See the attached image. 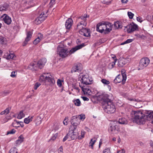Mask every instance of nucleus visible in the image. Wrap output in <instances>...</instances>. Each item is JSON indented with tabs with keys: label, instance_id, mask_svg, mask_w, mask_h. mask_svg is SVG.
I'll list each match as a JSON object with an SVG mask.
<instances>
[{
	"label": "nucleus",
	"instance_id": "f704fd0d",
	"mask_svg": "<svg viewBox=\"0 0 153 153\" xmlns=\"http://www.w3.org/2000/svg\"><path fill=\"white\" fill-rule=\"evenodd\" d=\"M25 116V114L23 113L22 111H21L18 114L17 116V118L19 119H22Z\"/></svg>",
	"mask_w": 153,
	"mask_h": 153
},
{
	"label": "nucleus",
	"instance_id": "4be33fe9",
	"mask_svg": "<svg viewBox=\"0 0 153 153\" xmlns=\"http://www.w3.org/2000/svg\"><path fill=\"white\" fill-rule=\"evenodd\" d=\"M43 39V35L41 33H39L37 35V38L33 41V43L34 45L38 44L41 40Z\"/></svg>",
	"mask_w": 153,
	"mask_h": 153
},
{
	"label": "nucleus",
	"instance_id": "412c9836",
	"mask_svg": "<svg viewBox=\"0 0 153 153\" xmlns=\"http://www.w3.org/2000/svg\"><path fill=\"white\" fill-rule=\"evenodd\" d=\"M47 62L45 58H43L39 60L37 62L38 67L40 69L42 68L45 65Z\"/></svg>",
	"mask_w": 153,
	"mask_h": 153
},
{
	"label": "nucleus",
	"instance_id": "774afa93",
	"mask_svg": "<svg viewBox=\"0 0 153 153\" xmlns=\"http://www.w3.org/2000/svg\"><path fill=\"white\" fill-rule=\"evenodd\" d=\"M112 57L114 60V61H115V59H117L116 56L114 55H112Z\"/></svg>",
	"mask_w": 153,
	"mask_h": 153
},
{
	"label": "nucleus",
	"instance_id": "f03ea898",
	"mask_svg": "<svg viewBox=\"0 0 153 153\" xmlns=\"http://www.w3.org/2000/svg\"><path fill=\"white\" fill-rule=\"evenodd\" d=\"M112 29V25L109 22H103L100 23L97 25V30L101 33L105 34L109 33Z\"/></svg>",
	"mask_w": 153,
	"mask_h": 153
},
{
	"label": "nucleus",
	"instance_id": "b1692460",
	"mask_svg": "<svg viewBox=\"0 0 153 153\" xmlns=\"http://www.w3.org/2000/svg\"><path fill=\"white\" fill-rule=\"evenodd\" d=\"M87 25V22H79V23L77 25V29L79 30L84 29Z\"/></svg>",
	"mask_w": 153,
	"mask_h": 153
},
{
	"label": "nucleus",
	"instance_id": "cd10ccee",
	"mask_svg": "<svg viewBox=\"0 0 153 153\" xmlns=\"http://www.w3.org/2000/svg\"><path fill=\"white\" fill-rule=\"evenodd\" d=\"M118 122L121 124L126 125L128 123L127 120L124 117L119 118L118 120Z\"/></svg>",
	"mask_w": 153,
	"mask_h": 153
},
{
	"label": "nucleus",
	"instance_id": "f257e3e1",
	"mask_svg": "<svg viewBox=\"0 0 153 153\" xmlns=\"http://www.w3.org/2000/svg\"><path fill=\"white\" fill-rule=\"evenodd\" d=\"M85 45L84 43H83L72 48L70 51H68L66 48H60L58 46L57 48V52L60 57L62 58H64L70 55L77 50L82 48Z\"/></svg>",
	"mask_w": 153,
	"mask_h": 153
},
{
	"label": "nucleus",
	"instance_id": "5fc2aeb1",
	"mask_svg": "<svg viewBox=\"0 0 153 153\" xmlns=\"http://www.w3.org/2000/svg\"><path fill=\"white\" fill-rule=\"evenodd\" d=\"M57 136H58L57 133H56L55 134H53V136L51 137V140H54L56 138V137H57Z\"/></svg>",
	"mask_w": 153,
	"mask_h": 153
},
{
	"label": "nucleus",
	"instance_id": "f8f14e48",
	"mask_svg": "<svg viewBox=\"0 0 153 153\" xmlns=\"http://www.w3.org/2000/svg\"><path fill=\"white\" fill-rule=\"evenodd\" d=\"M68 135L72 140H74L77 138L78 133L76 131V128L74 127L73 129L71 130L70 128L69 129Z\"/></svg>",
	"mask_w": 153,
	"mask_h": 153
},
{
	"label": "nucleus",
	"instance_id": "58836bf2",
	"mask_svg": "<svg viewBox=\"0 0 153 153\" xmlns=\"http://www.w3.org/2000/svg\"><path fill=\"white\" fill-rule=\"evenodd\" d=\"M9 153H18L17 149L16 148H12L10 150Z\"/></svg>",
	"mask_w": 153,
	"mask_h": 153
},
{
	"label": "nucleus",
	"instance_id": "dca6fc26",
	"mask_svg": "<svg viewBox=\"0 0 153 153\" xmlns=\"http://www.w3.org/2000/svg\"><path fill=\"white\" fill-rule=\"evenodd\" d=\"M80 34L86 37L90 36V30L87 28H84L79 31Z\"/></svg>",
	"mask_w": 153,
	"mask_h": 153
},
{
	"label": "nucleus",
	"instance_id": "bb28decb",
	"mask_svg": "<svg viewBox=\"0 0 153 153\" xmlns=\"http://www.w3.org/2000/svg\"><path fill=\"white\" fill-rule=\"evenodd\" d=\"M78 120V119L76 116L74 117V118L72 119L71 123L74 126H76L79 124L80 122Z\"/></svg>",
	"mask_w": 153,
	"mask_h": 153
},
{
	"label": "nucleus",
	"instance_id": "864d4df0",
	"mask_svg": "<svg viewBox=\"0 0 153 153\" xmlns=\"http://www.w3.org/2000/svg\"><path fill=\"white\" fill-rule=\"evenodd\" d=\"M16 72L15 71H13L11 72V74L10 75V76L12 77H14L16 76Z\"/></svg>",
	"mask_w": 153,
	"mask_h": 153
},
{
	"label": "nucleus",
	"instance_id": "a18cd8bd",
	"mask_svg": "<svg viewBox=\"0 0 153 153\" xmlns=\"http://www.w3.org/2000/svg\"><path fill=\"white\" fill-rule=\"evenodd\" d=\"M73 90L76 91L77 93H79L80 90L79 88L76 86H74L73 87V89H72V90L73 91Z\"/></svg>",
	"mask_w": 153,
	"mask_h": 153
},
{
	"label": "nucleus",
	"instance_id": "49530a36",
	"mask_svg": "<svg viewBox=\"0 0 153 153\" xmlns=\"http://www.w3.org/2000/svg\"><path fill=\"white\" fill-rule=\"evenodd\" d=\"M10 92L7 91V90H5L4 91L2 92L1 93V95L3 96H4L7 94H9Z\"/></svg>",
	"mask_w": 153,
	"mask_h": 153
},
{
	"label": "nucleus",
	"instance_id": "8fccbe9b",
	"mask_svg": "<svg viewBox=\"0 0 153 153\" xmlns=\"http://www.w3.org/2000/svg\"><path fill=\"white\" fill-rule=\"evenodd\" d=\"M111 152L109 148H106L103 151V153H111Z\"/></svg>",
	"mask_w": 153,
	"mask_h": 153
},
{
	"label": "nucleus",
	"instance_id": "9b49d317",
	"mask_svg": "<svg viewBox=\"0 0 153 153\" xmlns=\"http://www.w3.org/2000/svg\"><path fill=\"white\" fill-rule=\"evenodd\" d=\"M126 79V76L125 74L123 75H119L117 76L114 80V82L117 83L122 82L123 84L125 83Z\"/></svg>",
	"mask_w": 153,
	"mask_h": 153
},
{
	"label": "nucleus",
	"instance_id": "de8ad7c7",
	"mask_svg": "<svg viewBox=\"0 0 153 153\" xmlns=\"http://www.w3.org/2000/svg\"><path fill=\"white\" fill-rule=\"evenodd\" d=\"M128 15L130 19H132L133 17L134 14L131 12H128Z\"/></svg>",
	"mask_w": 153,
	"mask_h": 153
},
{
	"label": "nucleus",
	"instance_id": "a19ab883",
	"mask_svg": "<svg viewBox=\"0 0 153 153\" xmlns=\"http://www.w3.org/2000/svg\"><path fill=\"white\" fill-rule=\"evenodd\" d=\"M101 82L104 84L108 85L109 84V81L106 79H103L101 80Z\"/></svg>",
	"mask_w": 153,
	"mask_h": 153
},
{
	"label": "nucleus",
	"instance_id": "4468645a",
	"mask_svg": "<svg viewBox=\"0 0 153 153\" xmlns=\"http://www.w3.org/2000/svg\"><path fill=\"white\" fill-rule=\"evenodd\" d=\"M82 70V65L80 63H77L74 64L72 68L71 71L72 73L79 72Z\"/></svg>",
	"mask_w": 153,
	"mask_h": 153
},
{
	"label": "nucleus",
	"instance_id": "a211bd4d",
	"mask_svg": "<svg viewBox=\"0 0 153 153\" xmlns=\"http://www.w3.org/2000/svg\"><path fill=\"white\" fill-rule=\"evenodd\" d=\"M28 67V69L33 71L37 70L39 68L37 63L36 62L31 63Z\"/></svg>",
	"mask_w": 153,
	"mask_h": 153
},
{
	"label": "nucleus",
	"instance_id": "473e14b6",
	"mask_svg": "<svg viewBox=\"0 0 153 153\" xmlns=\"http://www.w3.org/2000/svg\"><path fill=\"white\" fill-rule=\"evenodd\" d=\"M33 118V117H29L27 118H26L24 120V122L26 124H28L32 120Z\"/></svg>",
	"mask_w": 153,
	"mask_h": 153
},
{
	"label": "nucleus",
	"instance_id": "338daca9",
	"mask_svg": "<svg viewBox=\"0 0 153 153\" xmlns=\"http://www.w3.org/2000/svg\"><path fill=\"white\" fill-rule=\"evenodd\" d=\"M102 144V141L101 139L100 141L99 145V148H100Z\"/></svg>",
	"mask_w": 153,
	"mask_h": 153
},
{
	"label": "nucleus",
	"instance_id": "c03bdc74",
	"mask_svg": "<svg viewBox=\"0 0 153 153\" xmlns=\"http://www.w3.org/2000/svg\"><path fill=\"white\" fill-rule=\"evenodd\" d=\"M68 117H66L63 121V123L64 125L66 126L68 124Z\"/></svg>",
	"mask_w": 153,
	"mask_h": 153
},
{
	"label": "nucleus",
	"instance_id": "13d9d810",
	"mask_svg": "<svg viewBox=\"0 0 153 153\" xmlns=\"http://www.w3.org/2000/svg\"><path fill=\"white\" fill-rule=\"evenodd\" d=\"M128 1V0H121V3L123 4H126Z\"/></svg>",
	"mask_w": 153,
	"mask_h": 153
},
{
	"label": "nucleus",
	"instance_id": "ea45409f",
	"mask_svg": "<svg viewBox=\"0 0 153 153\" xmlns=\"http://www.w3.org/2000/svg\"><path fill=\"white\" fill-rule=\"evenodd\" d=\"M19 122H18L16 120H14L12 124L13 126L14 127H19Z\"/></svg>",
	"mask_w": 153,
	"mask_h": 153
},
{
	"label": "nucleus",
	"instance_id": "bf43d9fd",
	"mask_svg": "<svg viewBox=\"0 0 153 153\" xmlns=\"http://www.w3.org/2000/svg\"><path fill=\"white\" fill-rule=\"evenodd\" d=\"M81 98L84 101H88L89 100V99L86 97H81Z\"/></svg>",
	"mask_w": 153,
	"mask_h": 153
},
{
	"label": "nucleus",
	"instance_id": "603ef678",
	"mask_svg": "<svg viewBox=\"0 0 153 153\" xmlns=\"http://www.w3.org/2000/svg\"><path fill=\"white\" fill-rule=\"evenodd\" d=\"M41 84L38 82L36 83L34 86V89L35 90H36L37 88Z\"/></svg>",
	"mask_w": 153,
	"mask_h": 153
},
{
	"label": "nucleus",
	"instance_id": "20e7f679",
	"mask_svg": "<svg viewBox=\"0 0 153 153\" xmlns=\"http://www.w3.org/2000/svg\"><path fill=\"white\" fill-rule=\"evenodd\" d=\"M39 81L41 82H48L50 85H53L55 83L54 77L48 73L42 74L40 77Z\"/></svg>",
	"mask_w": 153,
	"mask_h": 153
},
{
	"label": "nucleus",
	"instance_id": "6e6d98bb",
	"mask_svg": "<svg viewBox=\"0 0 153 153\" xmlns=\"http://www.w3.org/2000/svg\"><path fill=\"white\" fill-rule=\"evenodd\" d=\"M15 132L16 130L15 129H13L11 130L9 132H8L7 133V134H13L15 133Z\"/></svg>",
	"mask_w": 153,
	"mask_h": 153
},
{
	"label": "nucleus",
	"instance_id": "79ce46f5",
	"mask_svg": "<svg viewBox=\"0 0 153 153\" xmlns=\"http://www.w3.org/2000/svg\"><path fill=\"white\" fill-rule=\"evenodd\" d=\"M36 120V125H39L41 123V119L40 117H38Z\"/></svg>",
	"mask_w": 153,
	"mask_h": 153
},
{
	"label": "nucleus",
	"instance_id": "5701e85b",
	"mask_svg": "<svg viewBox=\"0 0 153 153\" xmlns=\"http://www.w3.org/2000/svg\"><path fill=\"white\" fill-rule=\"evenodd\" d=\"M127 62V60L124 58L120 59L118 61V65L119 67H121L124 66Z\"/></svg>",
	"mask_w": 153,
	"mask_h": 153
},
{
	"label": "nucleus",
	"instance_id": "1a4fd4ad",
	"mask_svg": "<svg viewBox=\"0 0 153 153\" xmlns=\"http://www.w3.org/2000/svg\"><path fill=\"white\" fill-rule=\"evenodd\" d=\"M125 28L124 30L125 31H127L128 33H130L138 30L137 25L133 22L125 27Z\"/></svg>",
	"mask_w": 153,
	"mask_h": 153
},
{
	"label": "nucleus",
	"instance_id": "2f4dec72",
	"mask_svg": "<svg viewBox=\"0 0 153 153\" xmlns=\"http://www.w3.org/2000/svg\"><path fill=\"white\" fill-rule=\"evenodd\" d=\"M24 140V137L22 135H21L18 138V140L16 141V144L19 145L21 144Z\"/></svg>",
	"mask_w": 153,
	"mask_h": 153
},
{
	"label": "nucleus",
	"instance_id": "a878e982",
	"mask_svg": "<svg viewBox=\"0 0 153 153\" xmlns=\"http://www.w3.org/2000/svg\"><path fill=\"white\" fill-rule=\"evenodd\" d=\"M4 57L7 59H13L15 56L14 54L12 53H6L4 54Z\"/></svg>",
	"mask_w": 153,
	"mask_h": 153
},
{
	"label": "nucleus",
	"instance_id": "e433bc0d",
	"mask_svg": "<svg viewBox=\"0 0 153 153\" xmlns=\"http://www.w3.org/2000/svg\"><path fill=\"white\" fill-rule=\"evenodd\" d=\"M117 61V59H115V61H114L112 62L109 63V68L110 69H112L113 68L115 65Z\"/></svg>",
	"mask_w": 153,
	"mask_h": 153
},
{
	"label": "nucleus",
	"instance_id": "f3484780",
	"mask_svg": "<svg viewBox=\"0 0 153 153\" xmlns=\"http://www.w3.org/2000/svg\"><path fill=\"white\" fill-rule=\"evenodd\" d=\"M32 34V33L30 31L27 32V37L26 38L25 41H24L23 46H25L28 43V41L30 40Z\"/></svg>",
	"mask_w": 153,
	"mask_h": 153
},
{
	"label": "nucleus",
	"instance_id": "c9c22d12",
	"mask_svg": "<svg viewBox=\"0 0 153 153\" xmlns=\"http://www.w3.org/2000/svg\"><path fill=\"white\" fill-rule=\"evenodd\" d=\"M76 117L78 119H79L82 121H83L85 118V115L84 114H82L79 115Z\"/></svg>",
	"mask_w": 153,
	"mask_h": 153
},
{
	"label": "nucleus",
	"instance_id": "6ab92c4d",
	"mask_svg": "<svg viewBox=\"0 0 153 153\" xmlns=\"http://www.w3.org/2000/svg\"><path fill=\"white\" fill-rule=\"evenodd\" d=\"M73 20L71 18H68L66 21L65 26L66 28L68 29H70L73 25Z\"/></svg>",
	"mask_w": 153,
	"mask_h": 153
},
{
	"label": "nucleus",
	"instance_id": "4c0bfd02",
	"mask_svg": "<svg viewBox=\"0 0 153 153\" xmlns=\"http://www.w3.org/2000/svg\"><path fill=\"white\" fill-rule=\"evenodd\" d=\"M85 132L84 130H82L81 131V135L78 136V138L79 139H81L84 137V135L85 134Z\"/></svg>",
	"mask_w": 153,
	"mask_h": 153
},
{
	"label": "nucleus",
	"instance_id": "9d476101",
	"mask_svg": "<svg viewBox=\"0 0 153 153\" xmlns=\"http://www.w3.org/2000/svg\"><path fill=\"white\" fill-rule=\"evenodd\" d=\"M48 11H47L46 12L45 14L44 12H43L39 16V17L36 18L35 20V23L37 24H39L43 21L46 18L47 15V13Z\"/></svg>",
	"mask_w": 153,
	"mask_h": 153
},
{
	"label": "nucleus",
	"instance_id": "6e6552de",
	"mask_svg": "<svg viewBox=\"0 0 153 153\" xmlns=\"http://www.w3.org/2000/svg\"><path fill=\"white\" fill-rule=\"evenodd\" d=\"M150 62V60L147 57L142 59L140 61L138 66V70H142L148 65Z\"/></svg>",
	"mask_w": 153,
	"mask_h": 153
},
{
	"label": "nucleus",
	"instance_id": "7ed1b4c3",
	"mask_svg": "<svg viewBox=\"0 0 153 153\" xmlns=\"http://www.w3.org/2000/svg\"><path fill=\"white\" fill-rule=\"evenodd\" d=\"M131 113L134 115V122L139 125L143 124L145 123V115L141 111H132Z\"/></svg>",
	"mask_w": 153,
	"mask_h": 153
},
{
	"label": "nucleus",
	"instance_id": "e2e57ef3",
	"mask_svg": "<svg viewBox=\"0 0 153 153\" xmlns=\"http://www.w3.org/2000/svg\"><path fill=\"white\" fill-rule=\"evenodd\" d=\"M19 125L22 127H23L24 126L23 123L22 122H19Z\"/></svg>",
	"mask_w": 153,
	"mask_h": 153
},
{
	"label": "nucleus",
	"instance_id": "2eb2a0df",
	"mask_svg": "<svg viewBox=\"0 0 153 153\" xmlns=\"http://www.w3.org/2000/svg\"><path fill=\"white\" fill-rule=\"evenodd\" d=\"M1 18L4 23L7 25L10 24L12 22L11 18L6 14H4Z\"/></svg>",
	"mask_w": 153,
	"mask_h": 153
},
{
	"label": "nucleus",
	"instance_id": "680f3d73",
	"mask_svg": "<svg viewBox=\"0 0 153 153\" xmlns=\"http://www.w3.org/2000/svg\"><path fill=\"white\" fill-rule=\"evenodd\" d=\"M9 110L8 108H7L4 111V112L5 114H6L9 112Z\"/></svg>",
	"mask_w": 153,
	"mask_h": 153
},
{
	"label": "nucleus",
	"instance_id": "393cba45",
	"mask_svg": "<svg viewBox=\"0 0 153 153\" xmlns=\"http://www.w3.org/2000/svg\"><path fill=\"white\" fill-rule=\"evenodd\" d=\"M89 17V16L86 14H85L84 15L79 17L78 18V20L79 22H86V19Z\"/></svg>",
	"mask_w": 153,
	"mask_h": 153
},
{
	"label": "nucleus",
	"instance_id": "0e129e2a",
	"mask_svg": "<svg viewBox=\"0 0 153 153\" xmlns=\"http://www.w3.org/2000/svg\"><path fill=\"white\" fill-rule=\"evenodd\" d=\"M6 10V8L5 7H0V10H1V11Z\"/></svg>",
	"mask_w": 153,
	"mask_h": 153
},
{
	"label": "nucleus",
	"instance_id": "69168bd1",
	"mask_svg": "<svg viewBox=\"0 0 153 153\" xmlns=\"http://www.w3.org/2000/svg\"><path fill=\"white\" fill-rule=\"evenodd\" d=\"M121 74H120V75H123V74H125L126 76V74L125 73V71L124 70H121Z\"/></svg>",
	"mask_w": 153,
	"mask_h": 153
},
{
	"label": "nucleus",
	"instance_id": "37998d69",
	"mask_svg": "<svg viewBox=\"0 0 153 153\" xmlns=\"http://www.w3.org/2000/svg\"><path fill=\"white\" fill-rule=\"evenodd\" d=\"M133 39H128L125 42L122 43L121 44V45H123L126 44H127V43H130V42H131L133 41Z\"/></svg>",
	"mask_w": 153,
	"mask_h": 153
},
{
	"label": "nucleus",
	"instance_id": "39448f33",
	"mask_svg": "<svg viewBox=\"0 0 153 153\" xmlns=\"http://www.w3.org/2000/svg\"><path fill=\"white\" fill-rule=\"evenodd\" d=\"M102 107L105 111L108 113H114L116 111L115 105L111 101L103 103Z\"/></svg>",
	"mask_w": 153,
	"mask_h": 153
},
{
	"label": "nucleus",
	"instance_id": "0eeeda50",
	"mask_svg": "<svg viewBox=\"0 0 153 153\" xmlns=\"http://www.w3.org/2000/svg\"><path fill=\"white\" fill-rule=\"evenodd\" d=\"M79 79L81 82V85H86L91 83V81L88 79V76L87 75L81 74L79 75Z\"/></svg>",
	"mask_w": 153,
	"mask_h": 153
},
{
	"label": "nucleus",
	"instance_id": "7c9ffc66",
	"mask_svg": "<svg viewBox=\"0 0 153 153\" xmlns=\"http://www.w3.org/2000/svg\"><path fill=\"white\" fill-rule=\"evenodd\" d=\"M114 25V27L117 29L121 28L122 27V23L119 21L115 22Z\"/></svg>",
	"mask_w": 153,
	"mask_h": 153
},
{
	"label": "nucleus",
	"instance_id": "72a5a7b5",
	"mask_svg": "<svg viewBox=\"0 0 153 153\" xmlns=\"http://www.w3.org/2000/svg\"><path fill=\"white\" fill-rule=\"evenodd\" d=\"M73 102L76 106H79L81 105V102L79 99L74 100Z\"/></svg>",
	"mask_w": 153,
	"mask_h": 153
},
{
	"label": "nucleus",
	"instance_id": "423d86ee",
	"mask_svg": "<svg viewBox=\"0 0 153 153\" xmlns=\"http://www.w3.org/2000/svg\"><path fill=\"white\" fill-rule=\"evenodd\" d=\"M99 96L100 98L101 99L102 104L111 101V100L112 98L111 94H108L105 92H101Z\"/></svg>",
	"mask_w": 153,
	"mask_h": 153
},
{
	"label": "nucleus",
	"instance_id": "09e8293b",
	"mask_svg": "<svg viewBox=\"0 0 153 153\" xmlns=\"http://www.w3.org/2000/svg\"><path fill=\"white\" fill-rule=\"evenodd\" d=\"M62 81H61L60 79H58L57 80V83L58 86L59 87H61L62 86Z\"/></svg>",
	"mask_w": 153,
	"mask_h": 153
},
{
	"label": "nucleus",
	"instance_id": "052dcab7",
	"mask_svg": "<svg viewBox=\"0 0 153 153\" xmlns=\"http://www.w3.org/2000/svg\"><path fill=\"white\" fill-rule=\"evenodd\" d=\"M68 134H67L64 138L63 139V142H65V141H66L68 138Z\"/></svg>",
	"mask_w": 153,
	"mask_h": 153
},
{
	"label": "nucleus",
	"instance_id": "c85d7f7f",
	"mask_svg": "<svg viewBox=\"0 0 153 153\" xmlns=\"http://www.w3.org/2000/svg\"><path fill=\"white\" fill-rule=\"evenodd\" d=\"M147 119L148 120H150L153 118V111H151L147 113V114L146 115Z\"/></svg>",
	"mask_w": 153,
	"mask_h": 153
},
{
	"label": "nucleus",
	"instance_id": "c756f323",
	"mask_svg": "<svg viewBox=\"0 0 153 153\" xmlns=\"http://www.w3.org/2000/svg\"><path fill=\"white\" fill-rule=\"evenodd\" d=\"M97 139L95 137H93L91 139L90 142L89 144L91 146L92 149L93 148V146L95 143L96 142Z\"/></svg>",
	"mask_w": 153,
	"mask_h": 153
},
{
	"label": "nucleus",
	"instance_id": "4d7b16f0",
	"mask_svg": "<svg viewBox=\"0 0 153 153\" xmlns=\"http://www.w3.org/2000/svg\"><path fill=\"white\" fill-rule=\"evenodd\" d=\"M125 151L124 149H122L120 150H118L117 153H125Z\"/></svg>",
	"mask_w": 153,
	"mask_h": 153
},
{
	"label": "nucleus",
	"instance_id": "3c124183",
	"mask_svg": "<svg viewBox=\"0 0 153 153\" xmlns=\"http://www.w3.org/2000/svg\"><path fill=\"white\" fill-rule=\"evenodd\" d=\"M63 149L62 146H61L58 150V153H63Z\"/></svg>",
	"mask_w": 153,
	"mask_h": 153
},
{
	"label": "nucleus",
	"instance_id": "aec40b11",
	"mask_svg": "<svg viewBox=\"0 0 153 153\" xmlns=\"http://www.w3.org/2000/svg\"><path fill=\"white\" fill-rule=\"evenodd\" d=\"M115 123L117 122H113L111 123V126L109 128V131H110L111 133H115V131L117 127V126L115 125Z\"/></svg>",
	"mask_w": 153,
	"mask_h": 153
},
{
	"label": "nucleus",
	"instance_id": "ddd939ff",
	"mask_svg": "<svg viewBox=\"0 0 153 153\" xmlns=\"http://www.w3.org/2000/svg\"><path fill=\"white\" fill-rule=\"evenodd\" d=\"M81 87L82 91L83 92L85 95H90L91 93V87L87 86V85L82 86L79 85Z\"/></svg>",
	"mask_w": 153,
	"mask_h": 153
}]
</instances>
